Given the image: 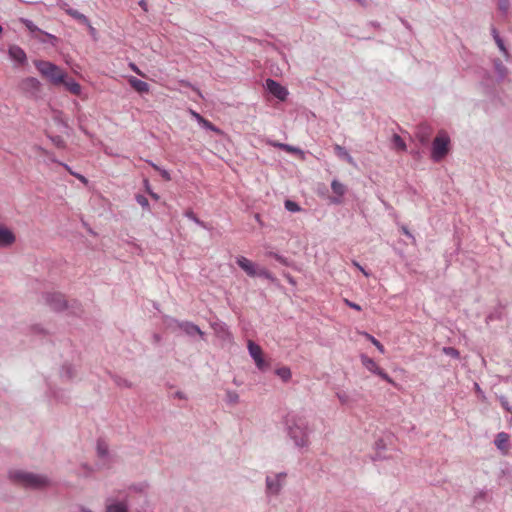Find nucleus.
I'll use <instances>...</instances> for the list:
<instances>
[{"label": "nucleus", "instance_id": "obj_28", "mask_svg": "<svg viewBox=\"0 0 512 512\" xmlns=\"http://www.w3.org/2000/svg\"><path fill=\"white\" fill-rule=\"evenodd\" d=\"M67 12L70 16H72L74 19L78 20L80 23H82L84 25H89V19L81 12H79L75 9H69Z\"/></svg>", "mask_w": 512, "mask_h": 512}, {"label": "nucleus", "instance_id": "obj_21", "mask_svg": "<svg viewBox=\"0 0 512 512\" xmlns=\"http://www.w3.org/2000/svg\"><path fill=\"white\" fill-rule=\"evenodd\" d=\"M334 151L339 158L344 159L352 166H356L355 160L343 146L338 144L334 145Z\"/></svg>", "mask_w": 512, "mask_h": 512}, {"label": "nucleus", "instance_id": "obj_50", "mask_svg": "<svg viewBox=\"0 0 512 512\" xmlns=\"http://www.w3.org/2000/svg\"><path fill=\"white\" fill-rule=\"evenodd\" d=\"M72 175L79 179L82 183L87 184L88 180L82 174L72 173Z\"/></svg>", "mask_w": 512, "mask_h": 512}, {"label": "nucleus", "instance_id": "obj_57", "mask_svg": "<svg viewBox=\"0 0 512 512\" xmlns=\"http://www.w3.org/2000/svg\"><path fill=\"white\" fill-rule=\"evenodd\" d=\"M475 389H476V391H477V392H479V393H481V392H482V391H481V389H480V387H479V385H478L477 383H475Z\"/></svg>", "mask_w": 512, "mask_h": 512}, {"label": "nucleus", "instance_id": "obj_18", "mask_svg": "<svg viewBox=\"0 0 512 512\" xmlns=\"http://www.w3.org/2000/svg\"><path fill=\"white\" fill-rule=\"evenodd\" d=\"M509 435L505 432H500L496 435L494 444L505 455L508 453Z\"/></svg>", "mask_w": 512, "mask_h": 512}, {"label": "nucleus", "instance_id": "obj_46", "mask_svg": "<svg viewBox=\"0 0 512 512\" xmlns=\"http://www.w3.org/2000/svg\"><path fill=\"white\" fill-rule=\"evenodd\" d=\"M129 68L134 72L136 73L137 75L141 76V77H145V74L138 68V66L131 62L129 63Z\"/></svg>", "mask_w": 512, "mask_h": 512}, {"label": "nucleus", "instance_id": "obj_17", "mask_svg": "<svg viewBox=\"0 0 512 512\" xmlns=\"http://www.w3.org/2000/svg\"><path fill=\"white\" fill-rule=\"evenodd\" d=\"M14 242L15 235L13 234V232L4 226H0V246L8 247L12 245Z\"/></svg>", "mask_w": 512, "mask_h": 512}, {"label": "nucleus", "instance_id": "obj_20", "mask_svg": "<svg viewBox=\"0 0 512 512\" xmlns=\"http://www.w3.org/2000/svg\"><path fill=\"white\" fill-rule=\"evenodd\" d=\"M493 67H494V71L497 75V80L503 81L508 74V70H507L506 66L502 63V61L500 59H494Z\"/></svg>", "mask_w": 512, "mask_h": 512}, {"label": "nucleus", "instance_id": "obj_29", "mask_svg": "<svg viewBox=\"0 0 512 512\" xmlns=\"http://www.w3.org/2000/svg\"><path fill=\"white\" fill-rule=\"evenodd\" d=\"M199 125L205 129V130H209V131H212L214 133H217V134H222V131L221 129H219L218 127H216L213 123H211L210 121H208L207 119L203 118L201 120V122L199 123Z\"/></svg>", "mask_w": 512, "mask_h": 512}, {"label": "nucleus", "instance_id": "obj_31", "mask_svg": "<svg viewBox=\"0 0 512 512\" xmlns=\"http://www.w3.org/2000/svg\"><path fill=\"white\" fill-rule=\"evenodd\" d=\"M256 277H262V278H265L271 282H274L275 281V277L274 275L269 272L267 269L263 268V267H258V270H257V275Z\"/></svg>", "mask_w": 512, "mask_h": 512}, {"label": "nucleus", "instance_id": "obj_27", "mask_svg": "<svg viewBox=\"0 0 512 512\" xmlns=\"http://www.w3.org/2000/svg\"><path fill=\"white\" fill-rule=\"evenodd\" d=\"M276 375L279 376L284 382H288L291 377L292 373L289 367L283 366L275 371Z\"/></svg>", "mask_w": 512, "mask_h": 512}, {"label": "nucleus", "instance_id": "obj_14", "mask_svg": "<svg viewBox=\"0 0 512 512\" xmlns=\"http://www.w3.org/2000/svg\"><path fill=\"white\" fill-rule=\"evenodd\" d=\"M8 54L9 57L18 64H23L27 60L25 51L17 45H11L8 49Z\"/></svg>", "mask_w": 512, "mask_h": 512}, {"label": "nucleus", "instance_id": "obj_36", "mask_svg": "<svg viewBox=\"0 0 512 512\" xmlns=\"http://www.w3.org/2000/svg\"><path fill=\"white\" fill-rule=\"evenodd\" d=\"M284 206L289 212H293V213L299 212L301 210V207L296 202H294L292 200H286L284 203Z\"/></svg>", "mask_w": 512, "mask_h": 512}, {"label": "nucleus", "instance_id": "obj_1", "mask_svg": "<svg viewBox=\"0 0 512 512\" xmlns=\"http://www.w3.org/2000/svg\"><path fill=\"white\" fill-rule=\"evenodd\" d=\"M284 429L288 439L300 451L308 450L313 429L308 418L300 413H288L284 418Z\"/></svg>", "mask_w": 512, "mask_h": 512}, {"label": "nucleus", "instance_id": "obj_39", "mask_svg": "<svg viewBox=\"0 0 512 512\" xmlns=\"http://www.w3.org/2000/svg\"><path fill=\"white\" fill-rule=\"evenodd\" d=\"M149 164L156 170V171H159V173L161 174V176L166 180V181H170L171 180V176H170V173L165 170V169H162L160 168L158 165L154 164L153 162L149 161Z\"/></svg>", "mask_w": 512, "mask_h": 512}, {"label": "nucleus", "instance_id": "obj_8", "mask_svg": "<svg viewBox=\"0 0 512 512\" xmlns=\"http://www.w3.org/2000/svg\"><path fill=\"white\" fill-rule=\"evenodd\" d=\"M171 323H173L177 328H179L189 337L198 335L200 338L204 339L205 333L200 329L198 325L194 324L193 322L171 319Z\"/></svg>", "mask_w": 512, "mask_h": 512}, {"label": "nucleus", "instance_id": "obj_22", "mask_svg": "<svg viewBox=\"0 0 512 512\" xmlns=\"http://www.w3.org/2000/svg\"><path fill=\"white\" fill-rule=\"evenodd\" d=\"M106 512H128V505L125 501L107 503Z\"/></svg>", "mask_w": 512, "mask_h": 512}, {"label": "nucleus", "instance_id": "obj_49", "mask_svg": "<svg viewBox=\"0 0 512 512\" xmlns=\"http://www.w3.org/2000/svg\"><path fill=\"white\" fill-rule=\"evenodd\" d=\"M353 265L357 267L366 277L369 276V273L358 262L354 261Z\"/></svg>", "mask_w": 512, "mask_h": 512}, {"label": "nucleus", "instance_id": "obj_53", "mask_svg": "<svg viewBox=\"0 0 512 512\" xmlns=\"http://www.w3.org/2000/svg\"><path fill=\"white\" fill-rule=\"evenodd\" d=\"M175 397H177V398H179V399H186L185 394H184L183 392H181V391H177V392L175 393Z\"/></svg>", "mask_w": 512, "mask_h": 512}, {"label": "nucleus", "instance_id": "obj_15", "mask_svg": "<svg viewBox=\"0 0 512 512\" xmlns=\"http://www.w3.org/2000/svg\"><path fill=\"white\" fill-rule=\"evenodd\" d=\"M491 34H492V37L497 45V47L499 48V50L502 52L504 58L506 61H509L510 58H511V55L510 53L508 52V49L506 48V45L504 43V40L501 38L499 32L497 31V29L495 27H492L491 28Z\"/></svg>", "mask_w": 512, "mask_h": 512}, {"label": "nucleus", "instance_id": "obj_34", "mask_svg": "<svg viewBox=\"0 0 512 512\" xmlns=\"http://www.w3.org/2000/svg\"><path fill=\"white\" fill-rule=\"evenodd\" d=\"M282 150L289 152V153L297 154L301 158H304V152L298 147H295V146H292L289 144H285L284 146H282Z\"/></svg>", "mask_w": 512, "mask_h": 512}, {"label": "nucleus", "instance_id": "obj_10", "mask_svg": "<svg viewBox=\"0 0 512 512\" xmlns=\"http://www.w3.org/2000/svg\"><path fill=\"white\" fill-rule=\"evenodd\" d=\"M21 89L26 94L37 97L41 90V83L40 81L35 77H27L21 82Z\"/></svg>", "mask_w": 512, "mask_h": 512}, {"label": "nucleus", "instance_id": "obj_45", "mask_svg": "<svg viewBox=\"0 0 512 512\" xmlns=\"http://www.w3.org/2000/svg\"><path fill=\"white\" fill-rule=\"evenodd\" d=\"M499 400H500V403H501L502 407H503L506 411H508V412H511V411H512V408H511V406L509 405V402H508V400L506 399V397L501 396V397L499 398Z\"/></svg>", "mask_w": 512, "mask_h": 512}, {"label": "nucleus", "instance_id": "obj_4", "mask_svg": "<svg viewBox=\"0 0 512 512\" xmlns=\"http://www.w3.org/2000/svg\"><path fill=\"white\" fill-rule=\"evenodd\" d=\"M450 137L444 130L438 132L432 142L431 158L434 162L441 161L449 152Z\"/></svg>", "mask_w": 512, "mask_h": 512}, {"label": "nucleus", "instance_id": "obj_9", "mask_svg": "<svg viewBox=\"0 0 512 512\" xmlns=\"http://www.w3.org/2000/svg\"><path fill=\"white\" fill-rule=\"evenodd\" d=\"M265 87L273 96H275L280 101H285L288 97V90L286 87L282 86L280 83L273 79H267L265 82Z\"/></svg>", "mask_w": 512, "mask_h": 512}, {"label": "nucleus", "instance_id": "obj_6", "mask_svg": "<svg viewBox=\"0 0 512 512\" xmlns=\"http://www.w3.org/2000/svg\"><path fill=\"white\" fill-rule=\"evenodd\" d=\"M360 360L362 365L371 373L378 375L381 377L384 381L388 382L389 384H394L393 379L382 369L380 368L377 363L370 357H368L365 354H362L360 356Z\"/></svg>", "mask_w": 512, "mask_h": 512}, {"label": "nucleus", "instance_id": "obj_25", "mask_svg": "<svg viewBox=\"0 0 512 512\" xmlns=\"http://www.w3.org/2000/svg\"><path fill=\"white\" fill-rule=\"evenodd\" d=\"M215 332L222 338H231V333L228 330V327L224 323H215L212 325Z\"/></svg>", "mask_w": 512, "mask_h": 512}, {"label": "nucleus", "instance_id": "obj_51", "mask_svg": "<svg viewBox=\"0 0 512 512\" xmlns=\"http://www.w3.org/2000/svg\"><path fill=\"white\" fill-rule=\"evenodd\" d=\"M402 232L407 235L409 238L414 240V236L410 233V231L407 229V227L402 226L401 228Z\"/></svg>", "mask_w": 512, "mask_h": 512}, {"label": "nucleus", "instance_id": "obj_56", "mask_svg": "<svg viewBox=\"0 0 512 512\" xmlns=\"http://www.w3.org/2000/svg\"><path fill=\"white\" fill-rule=\"evenodd\" d=\"M71 175L72 173H75L74 171H72V169L67 165V164H64V163H60Z\"/></svg>", "mask_w": 512, "mask_h": 512}, {"label": "nucleus", "instance_id": "obj_19", "mask_svg": "<svg viewBox=\"0 0 512 512\" xmlns=\"http://www.w3.org/2000/svg\"><path fill=\"white\" fill-rule=\"evenodd\" d=\"M77 374V369L72 364H64L60 369V377L64 381L72 380Z\"/></svg>", "mask_w": 512, "mask_h": 512}, {"label": "nucleus", "instance_id": "obj_5", "mask_svg": "<svg viewBox=\"0 0 512 512\" xmlns=\"http://www.w3.org/2000/svg\"><path fill=\"white\" fill-rule=\"evenodd\" d=\"M287 473L269 474L265 478V493L267 497L278 496L286 484Z\"/></svg>", "mask_w": 512, "mask_h": 512}, {"label": "nucleus", "instance_id": "obj_37", "mask_svg": "<svg viewBox=\"0 0 512 512\" xmlns=\"http://www.w3.org/2000/svg\"><path fill=\"white\" fill-rule=\"evenodd\" d=\"M365 337L371 341V343L378 349L379 352L384 353L385 349L384 346L372 335L368 333H364Z\"/></svg>", "mask_w": 512, "mask_h": 512}, {"label": "nucleus", "instance_id": "obj_3", "mask_svg": "<svg viewBox=\"0 0 512 512\" xmlns=\"http://www.w3.org/2000/svg\"><path fill=\"white\" fill-rule=\"evenodd\" d=\"M34 66L44 78L55 86L64 82V79L67 76L64 70L49 61L36 60L34 61Z\"/></svg>", "mask_w": 512, "mask_h": 512}, {"label": "nucleus", "instance_id": "obj_12", "mask_svg": "<svg viewBox=\"0 0 512 512\" xmlns=\"http://www.w3.org/2000/svg\"><path fill=\"white\" fill-rule=\"evenodd\" d=\"M46 302L51 309L61 311L66 307V300L61 293H50L46 295Z\"/></svg>", "mask_w": 512, "mask_h": 512}, {"label": "nucleus", "instance_id": "obj_7", "mask_svg": "<svg viewBox=\"0 0 512 512\" xmlns=\"http://www.w3.org/2000/svg\"><path fill=\"white\" fill-rule=\"evenodd\" d=\"M247 348H248L249 355L253 359L256 367L259 370L264 371L268 365L264 360L261 347L254 341L248 340Z\"/></svg>", "mask_w": 512, "mask_h": 512}, {"label": "nucleus", "instance_id": "obj_26", "mask_svg": "<svg viewBox=\"0 0 512 512\" xmlns=\"http://www.w3.org/2000/svg\"><path fill=\"white\" fill-rule=\"evenodd\" d=\"M23 23L25 24L26 28L32 32V33H35V32H39L41 33L42 35L52 39V40H55V36L49 34V33H46V32H43L41 31L31 20H28V19H25L23 20Z\"/></svg>", "mask_w": 512, "mask_h": 512}, {"label": "nucleus", "instance_id": "obj_59", "mask_svg": "<svg viewBox=\"0 0 512 512\" xmlns=\"http://www.w3.org/2000/svg\"><path fill=\"white\" fill-rule=\"evenodd\" d=\"M358 3H360L361 5H365V0H356Z\"/></svg>", "mask_w": 512, "mask_h": 512}, {"label": "nucleus", "instance_id": "obj_52", "mask_svg": "<svg viewBox=\"0 0 512 512\" xmlns=\"http://www.w3.org/2000/svg\"><path fill=\"white\" fill-rule=\"evenodd\" d=\"M270 144L273 146V147H277L279 149H282V146L285 145V143H280V142H270Z\"/></svg>", "mask_w": 512, "mask_h": 512}, {"label": "nucleus", "instance_id": "obj_43", "mask_svg": "<svg viewBox=\"0 0 512 512\" xmlns=\"http://www.w3.org/2000/svg\"><path fill=\"white\" fill-rule=\"evenodd\" d=\"M97 452L100 457H105L108 454V448L104 443L99 442L97 445Z\"/></svg>", "mask_w": 512, "mask_h": 512}, {"label": "nucleus", "instance_id": "obj_41", "mask_svg": "<svg viewBox=\"0 0 512 512\" xmlns=\"http://www.w3.org/2000/svg\"><path fill=\"white\" fill-rule=\"evenodd\" d=\"M487 496H488V492L486 490H484V489L479 490L478 492H476V494L474 496V502L479 503L480 501H485Z\"/></svg>", "mask_w": 512, "mask_h": 512}, {"label": "nucleus", "instance_id": "obj_54", "mask_svg": "<svg viewBox=\"0 0 512 512\" xmlns=\"http://www.w3.org/2000/svg\"><path fill=\"white\" fill-rule=\"evenodd\" d=\"M87 26L89 28L90 34L94 36L96 34V29L90 23Z\"/></svg>", "mask_w": 512, "mask_h": 512}, {"label": "nucleus", "instance_id": "obj_58", "mask_svg": "<svg viewBox=\"0 0 512 512\" xmlns=\"http://www.w3.org/2000/svg\"><path fill=\"white\" fill-rule=\"evenodd\" d=\"M139 4H140V6H141V7H143V8L145 9V7H146V3H145V1H144V0L140 1V3H139Z\"/></svg>", "mask_w": 512, "mask_h": 512}, {"label": "nucleus", "instance_id": "obj_32", "mask_svg": "<svg viewBox=\"0 0 512 512\" xmlns=\"http://www.w3.org/2000/svg\"><path fill=\"white\" fill-rule=\"evenodd\" d=\"M499 11L503 16H507L510 9V1L509 0H498L497 3Z\"/></svg>", "mask_w": 512, "mask_h": 512}, {"label": "nucleus", "instance_id": "obj_23", "mask_svg": "<svg viewBox=\"0 0 512 512\" xmlns=\"http://www.w3.org/2000/svg\"><path fill=\"white\" fill-rule=\"evenodd\" d=\"M66 89L71 92L74 95H79L81 93V86L78 82H76L73 79H64V82H62Z\"/></svg>", "mask_w": 512, "mask_h": 512}, {"label": "nucleus", "instance_id": "obj_48", "mask_svg": "<svg viewBox=\"0 0 512 512\" xmlns=\"http://www.w3.org/2000/svg\"><path fill=\"white\" fill-rule=\"evenodd\" d=\"M345 304L347 306H349L350 308L355 309L357 311L361 310V306L360 305H358V304H356V303H354V302H352V301H350L348 299H345Z\"/></svg>", "mask_w": 512, "mask_h": 512}, {"label": "nucleus", "instance_id": "obj_24", "mask_svg": "<svg viewBox=\"0 0 512 512\" xmlns=\"http://www.w3.org/2000/svg\"><path fill=\"white\" fill-rule=\"evenodd\" d=\"M336 395L342 405L351 406L355 402L354 397L346 391H339Z\"/></svg>", "mask_w": 512, "mask_h": 512}, {"label": "nucleus", "instance_id": "obj_13", "mask_svg": "<svg viewBox=\"0 0 512 512\" xmlns=\"http://www.w3.org/2000/svg\"><path fill=\"white\" fill-rule=\"evenodd\" d=\"M331 189L337 195V197L331 198V203L333 204H341L342 197L346 193V186L339 182L337 179H334L331 182Z\"/></svg>", "mask_w": 512, "mask_h": 512}, {"label": "nucleus", "instance_id": "obj_33", "mask_svg": "<svg viewBox=\"0 0 512 512\" xmlns=\"http://www.w3.org/2000/svg\"><path fill=\"white\" fill-rule=\"evenodd\" d=\"M392 142L398 150H401V151L406 150V144H405L404 140L398 134L393 135Z\"/></svg>", "mask_w": 512, "mask_h": 512}, {"label": "nucleus", "instance_id": "obj_30", "mask_svg": "<svg viewBox=\"0 0 512 512\" xmlns=\"http://www.w3.org/2000/svg\"><path fill=\"white\" fill-rule=\"evenodd\" d=\"M185 217H187L189 220L193 221L194 223H196L198 226L204 228V229H207V225L201 221L196 215L195 213L192 211V210H187L185 213H184Z\"/></svg>", "mask_w": 512, "mask_h": 512}, {"label": "nucleus", "instance_id": "obj_44", "mask_svg": "<svg viewBox=\"0 0 512 512\" xmlns=\"http://www.w3.org/2000/svg\"><path fill=\"white\" fill-rule=\"evenodd\" d=\"M136 200L143 208H149V201L145 196L137 195Z\"/></svg>", "mask_w": 512, "mask_h": 512}, {"label": "nucleus", "instance_id": "obj_35", "mask_svg": "<svg viewBox=\"0 0 512 512\" xmlns=\"http://www.w3.org/2000/svg\"><path fill=\"white\" fill-rule=\"evenodd\" d=\"M226 401L229 404H236L239 401V395L236 391L228 390L226 392Z\"/></svg>", "mask_w": 512, "mask_h": 512}, {"label": "nucleus", "instance_id": "obj_47", "mask_svg": "<svg viewBox=\"0 0 512 512\" xmlns=\"http://www.w3.org/2000/svg\"><path fill=\"white\" fill-rule=\"evenodd\" d=\"M189 114L195 119V121L199 124L201 120L204 118L198 112L193 109H189Z\"/></svg>", "mask_w": 512, "mask_h": 512}, {"label": "nucleus", "instance_id": "obj_11", "mask_svg": "<svg viewBox=\"0 0 512 512\" xmlns=\"http://www.w3.org/2000/svg\"><path fill=\"white\" fill-rule=\"evenodd\" d=\"M237 265L249 276L256 277L258 265L244 256L236 257Z\"/></svg>", "mask_w": 512, "mask_h": 512}, {"label": "nucleus", "instance_id": "obj_2", "mask_svg": "<svg viewBox=\"0 0 512 512\" xmlns=\"http://www.w3.org/2000/svg\"><path fill=\"white\" fill-rule=\"evenodd\" d=\"M9 477L13 482L30 489H43L51 483L49 477L44 474L24 470H11Z\"/></svg>", "mask_w": 512, "mask_h": 512}, {"label": "nucleus", "instance_id": "obj_40", "mask_svg": "<svg viewBox=\"0 0 512 512\" xmlns=\"http://www.w3.org/2000/svg\"><path fill=\"white\" fill-rule=\"evenodd\" d=\"M376 455L373 457V460L376 461V460H380V459H384L386 458L385 456H383L380 452V450L384 449V443L382 440H379L376 442Z\"/></svg>", "mask_w": 512, "mask_h": 512}, {"label": "nucleus", "instance_id": "obj_38", "mask_svg": "<svg viewBox=\"0 0 512 512\" xmlns=\"http://www.w3.org/2000/svg\"><path fill=\"white\" fill-rule=\"evenodd\" d=\"M443 353L452 358L458 359L460 357L459 351L454 347H443Z\"/></svg>", "mask_w": 512, "mask_h": 512}, {"label": "nucleus", "instance_id": "obj_42", "mask_svg": "<svg viewBox=\"0 0 512 512\" xmlns=\"http://www.w3.org/2000/svg\"><path fill=\"white\" fill-rule=\"evenodd\" d=\"M51 141L53 142V144L58 147V148H65V141L62 137L60 136H53L51 137Z\"/></svg>", "mask_w": 512, "mask_h": 512}, {"label": "nucleus", "instance_id": "obj_55", "mask_svg": "<svg viewBox=\"0 0 512 512\" xmlns=\"http://www.w3.org/2000/svg\"><path fill=\"white\" fill-rule=\"evenodd\" d=\"M496 318V315L493 313L489 314L486 318V322L489 323L490 321L494 320Z\"/></svg>", "mask_w": 512, "mask_h": 512}, {"label": "nucleus", "instance_id": "obj_16", "mask_svg": "<svg viewBox=\"0 0 512 512\" xmlns=\"http://www.w3.org/2000/svg\"><path fill=\"white\" fill-rule=\"evenodd\" d=\"M128 83L135 91L140 94H145L150 91V86L147 82L142 81L134 76L128 77Z\"/></svg>", "mask_w": 512, "mask_h": 512}]
</instances>
